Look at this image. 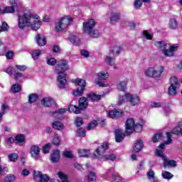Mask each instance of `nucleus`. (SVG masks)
I'll list each match as a JSON object with an SVG mask.
<instances>
[{
	"instance_id": "46",
	"label": "nucleus",
	"mask_w": 182,
	"mask_h": 182,
	"mask_svg": "<svg viewBox=\"0 0 182 182\" xmlns=\"http://www.w3.org/2000/svg\"><path fill=\"white\" fill-rule=\"evenodd\" d=\"M9 29V26H8V23H6V22H3L1 26H0V33L6 32V31H8Z\"/></svg>"
},
{
	"instance_id": "36",
	"label": "nucleus",
	"mask_w": 182,
	"mask_h": 182,
	"mask_svg": "<svg viewBox=\"0 0 182 182\" xmlns=\"http://www.w3.org/2000/svg\"><path fill=\"white\" fill-rule=\"evenodd\" d=\"M11 90L12 93H19V92L22 90V87L21 86V85L16 83L12 85Z\"/></svg>"
},
{
	"instance_id": "53",
	"label": "nucleus",
	"mask_w": 182,
	"mask_h": 182,
	"mask_svg": "<svg viewBox=\"0 0 182 182\" xmlns=\"http://www.w3.org/2000/svg\"><path fill=\"white\" fill-rule=\"evenodd\" d=\"M63 156L67 157V159H72L73 158V154L70 151H64Z\"/></svg>"
},
{
	"instance_id": "34",
	"label": "nucleus",
	"mask_w": 182,
	"mask_h": 182,
	"mask_svg": "<svg viewBox=\"0 0 182 182\" xmlns=\"http://www.w3.org/2000/svg\"><path fill=\"white\" fill-rule=\"evenodd\" d=\"M77 153L80 157H89L90 156V151L89 149H79Z\"/></svg>"
},
{
	"instance_id": "44",
	"label": "nucleus",
	"mask_w": 182,
	"mask_h": 182,
	"mask_svg": "<svg viewBox=\"0 0 182 182\" xmlns=\"http://www.w3.org/2000/svg\"><path fill=\"white\" fill-rule=\"evenodd\" d=\"M112 180L117 182H124V179H123L118 173H114L112 175Z\"/></svg>"
},
{
	"instance_id": "27",
	"label": "nucleus",
	"mask_w": 182,
	"mask_h": 182,
	"mask_svg": "<svg viewBox=\"0 0 182 182\" xmlns=\"http://www.w3.org/2000/svg\"><path fill=\"white\" fill-rule=\"evenodd\" d=\"M98 80H107L109 78V73L107 71H100L97 73Z\"/></svg>"
},
{
	"instance_id": "22",
	"label": "nucleus",
	"mask_w": 182,
	"mask_h": 182,
	"mask_svg": "<svg viewBox=\"0 0 182 182\" xmlns=\"http://www.w3.org/2000/svg\"><path fill=\"white\" fill-rule=\"evenodd\" d=\"M108 116L111 119H119V117H122L123 116V112L114 109L112 111H109L108 112Z\"/></svg>"
},
{
	"instance_id": "23",
	"label": "nucleus",
	"mask_w": 182,
	"mask_h": 182,
	"mask_svg": "<svg viewBox=\"0 0 182 182\" xmlns=\"http://www.w3.org/2000/svg\"><path fill=\"white\" fill-rule=\"evenodd\" d=\"M120 11H112L110 16V21L112 23H116L120 19Z\"/></svg>"
},
{
	"instance_id": "29",
	"label": "nucleus",
	"mask_w": 182,
	"mask_h": 182,
	"mask_svg": "<svg viewBox=\"0 0 182 182\" xmlns=\"http://www.w3.org/2000/svg\"><path fill=\"white\" fill-rule=\"evenodd\" d=\"M143 2L150 4V0H135L134 1V7L135 8V9H140V8H141V6L143 5Z\"/></svg>"
},
{
	"instance_id": "50",
	"label": "nucleus",
	"mask_w": 182,
	"mask_h": 182,
	"mask_svg": "<svg viewBox=\"0 0 182 182\" xmlns=\"http://www.w3.org/2000/svg\"><path fill=\"white\" fill-rule=\"evenodd\" d=\"M77 133L78 136H80V137H85V136H86V132L85 131V129H83V128H79L77 130Z\"/></svg>"
},
{
	"instance_id": "12",
	"label": "nucleus",
	"mask_w": 182,
	"mask_h": 182,
	"mask_svg": "<svg viewBox=\"0 0 182 182\" xmlns=\"http://www.w3.org/2000/svg\"><path fill=\"white\" fill-rule=\"evenodd\" d=\"M170 87H168V95L176 96L177 95V86L180 84L176 77H172L170 79Z\"/></svg>"
},
{
	"instance_id": "30",
	"label": "nucleus",
	"mask_w": 182,
	"mask_h": 182,
	"mask_svg": "<svg viewBox=\"0 0 182 182\" xmlns=\"http://www.w3.org/2000/svg\"><path fill=\"white\" fill-rule=\"evenodd\" d=\"M104 62H105L107 65H114L115 59L114 58L113 56H112V54L110 53L109 55H105L104 57Z\"/></svg>"
},
{
	"instance_id": "48",
	"label": "nucleus",
	"mask_w": 182,
	"mask_h": 182,
	"mask_svg": "<svg viewBox=\"0 0 182 182\" xmlns=\"http://www.w3.org/2000/svg\"><path fill=\"white\" fill-rule=\"evenodd\" d=\"M53 144H55V146H59L60 144V138L58 135L53 136Z\"/></svg>"
},
{
	"instance_id": "41",
	"label": "nucleus",
	"mask_w": 182,
	"mask_h": 182,
	"mask_svg": "<svg viewBox=\"0 0 182 182\" xmlns=\"http://www.w3.org/2000/svg\"><path fill=\"white\" fill-rule=\"evenodd\" d=\"M161 176L165 180H171L173 178V174L167 171H163Z\"/></svg>"
},
{
	"instance_id": "17",
	"label": "nucleus",
	"mask_w": 182,
	"mask_h": 182,
	"mask_svg": "<svg viewBox=\"0 0 182 182\" xmlns=\"http://www.w3.org/2000/svg\"><path fill=\"white\" fill-rule=\"evenodd\" d=\"M41 105L44 107H52L55 105V100L50 97H45L41 100Z\"/></svg>"
},
{
	"instance_id": "35",
	"label": "nucleus",
	"mask_w": 182,
	"mask_h": 182,
	"mask_svg": "<svg viewBox=\"0 0 182 182\" xmlns=\"http://www.w3.org/2000/svg\"><path fill=\"white\" fill-rule=\"evenodd\" d=\"M87 97L89 100H92V102H97L98 100H100V95H97L95 93L88 94Z\"/></svg>"
},
{
	"instance_id": "21",
	"label": "nucleus",
	"mask_w": 182,
	"mask_h": 182,
	"mask_svg": "<svg viewBox=\"0 0 182 182\" xmlns=\"http://www.w3.org/2000/svg\"><path fill=\"white\" fill-rule=\"evenodd\" d=\"M87 106H89V102H87V98H86L85 97L80 98L79 107H78V108H80V112L81 110H85V109H87Z\"/></svg>"
},
{
	"instance_id": "55",
	"label": "nucleus",
	"mask_w": 182,
	"mask_h": 182,
	"mask_svg": "<svg viewBox=\"0 0 182 182\" xmlns=\"http://www.w3.org/2000/svg\"><path fill=\"white\" fill-rule=\"evenodd\" d=\"M24 141H25V136L17 135L16 136V141H17L18 143H23Z\"/></svg>"
},
{
	"instance_id": "11",
	"label": "nucleus",
	"mask_w": 182,
	"mask_h": 182,
	"mask_svg": "<svg viewBox=\"0 0 182 182\" xmlns=\"http://www.w3.org/2000/svg\"><path fill=\"white\" fill-rule=\"evenodd\" d=\"M10 6H6L3 10H1V14H14L15 11L17 12L19 11V6H21L20 4H18L16 3V1L15 0H10Z\"/></svg>"
},
{
	"instance_id": "39",
	"label": "nucleus",
	"mask_w": 182,
	"mask_h": 182,
	"mask_svg": "<svg viewBox=\"0 0 182 182\" xmlns=\"http://www.w3.org/2000/svg\"><path fill=\"white\" fill-rule=\"evenodd\" d=\"M70 41L73 45L75 46H77L80 43V38L76 36H73L70 38Z\"/></svg>"
},
{
	"instance_id": "6",
	"label": "nucleus",
	"mask_w": 182,
	"mask_h": 182,
	"mask_svg": "<svg viewBox=\"0 0 182 182\" xmlns=\"http://www.w3.org/2000/svg\"><path fill=\"white\" fill-rule=\"evenodd\" d=\"M163 153H164V144H161L155 152L157 157H161L164 161V168H167V167H176V166H177V162L174 160H168V158L164 156Z\"/></svg>"
},
{
	"instance_id": "57",
	"label": "nucleus",
	"mask_w": 182,
	"mask_h": 182,
	"mask_svg": "<svg viewBox=\"0 0 182 182\" xmlns=\"http://www.w3.org/2000/svg\"><path fill=\"white\" fill-rule=\"evenodd\" d=\"M15 181V176L9 175L6 177L4 182H14Z\"/></svg>"
},
{
	"instance_id": "31",
	"label": "nucleus",
	"mask_w": 182,
	"mask_h": 182,
	"mask_svg": "<svg viewBox=\"0 0 182 182\" xmlns=\"http://www.w3.org/2000/svg\"><path fill=\"white\" fill-rule=\"evenodd\" d=\"M178 26V21H177V19L174 18L169 19L168 28L170 29H176V28H177Z\"/></svg>"
},
{
	"instance_id": "61",
	"label": "nucleus",
	"mask_w": 182,
	"mask_h": 182,
	"mask_svg": "<svg viewBox=\"0 0 182 182\" xmlns=\"http://www.w3.org/2000/svg\"><path fill=\"white\" fill-rule=\"evenodd\" d=\"M15 68L17 69L18 70H20L21 72H25L26 69V66L17 65L15 66Z\"/></svg>"
},
{
	"instance_id": "1",
	"label": "nucleus",
	"mask_w": 182,
	"mask_h": 182,
	"mask_svg": "<svg viewBox=\"0 0 182 182\" xmlns=\"http://www.w3.org/2000/svg\"><path fill=\"white\" fill-rule=\"evenodd\" d=\"M47 65L50 66L56 65L54 70L57 75V85L60 89H65L66 85H68V80H66V77L68 76L66 71L69 70L68 60L61 59L57 61L55 58H50L47 59Z\"/></svg>"
},
{
	"instance_id": "32",
	"label": "nucleus",
	"mask_w": 182,
	"mask_h": 182,
	"mask_svg": "<svg viewBox=\"0 0 182 182\" xmlns=\"http://www.w3.org/2000/svg\"><path fill=\"white\" fill-rule=\"evenodd\" d=\"M68 112L70 113H75V114H79L80 113V109L76 105H71L68 107Z\"/></svg>"
},
{
	"instance_id": "16",
	"label": "nucleus",
	"mask_w": 182,
	"mask_h": 182,
	"mask_svg": "<svg viewBox=\"0 0 182 182\" xmlns=\"http://www.w3.org/2000/svg\"><path fill=\"white\" fill-rule=\"evenodd\" d=\"M39 153H41V148H39L36 145H32L31 146L30 154L33 159H35V160H38V159H39L40 157Z\"/></svg>"
},
{
	"instance_id": "43",
	"label": "nucleus",
	"mask_w": 182,
	"mask_h": 182,
	"mask_svg": "<svg viewBox=\"0 0 182 182\" xmlns=\"http://www.w3.org/2000/svg\"><path fill=\"white\" fill-rule=\"evenodd\" d=\"M58 176L61 179V182H70L68 181V176L63 172H58Z\"/></svg>"
},
{
	"instance_id": "10",
	"label": "nucleus",
	"mask_w": 182,
	"mask_h": 182,
	"mask_svg": "<svg viewBox=\"0 0 182 182\" xmlns=\"http://www.w3.org/2000/svg\"><path fill=\"white\" fill-rule=\"evenodd\" d=\"M124 97L127 102H129L132 106H139V105H140V97L136 94L126 92Z\"/></svg>"
},
{
	"instance_id": "45",
	"label": "nucleus",
	"mask_w": 182,
	"mask_h": 182,
	"mask_svg": "<svg viewBox=\"0 0 182 182\" xmlns=\"http://www.w3.org/2000/svg\"><path fill=\"white\" fill-rule=\"evenodd\" d=\"M142 35L146 39H148L149 41H151V39H153V34L149 33L147 31H144Z\"/></svg>"
},
{
	"instance_id": "15",
	"label": "nucleus",
	"mask_w": 182,
	"mask_h": 182,
	"mask_svg": "<svg viewBox=\"0 0 182 182\" xmlns=\"http://www.w3.org/2000/svg\"><path fill=\"white\" fill-rule=\"evenodd\" d=\"M136 124L133 118L128 119L125 122V129L127 134H132L134 132Z\"/></svg>"
},
{
	"instance_id": "19",
	"label": "nucleus",
	"mask_w": 182,
	"mask_h": 182,
	"mask_svg": "<svg viewBox=\"0 0 182 182\" xmlns=\"http://www.w3.org/2000/svg\"><path fill=\"white\" fill-rule=\"evenodd\" d=\"M50 160L52 163H58L60 160V151L58 149L53 150L50 154Z\"/></svg>"
},
{
	"instance_id": "24",
	"label": "nucleus",
	"mask_w": 182,
	"mask_h": 182,
	"mask_svg": "<svg viewBox=\"0 0 182 182\" xmlns=\"http://www.w3.org/2000/svg\"><path fill=\"white\" fill-rule=\"evenodd\" d=\"M143 141L141 139H139L136 141L135 143L134 147H133V151L135 153H139V151H141V149H143Z\"/></svg>"
},
{
	"instance_id": "51",
	"label": "nucleus",
	"mask_w": 182,
	"mask_h": 182,
	"mask_svg": "<svg viewBox=\"0 0 182 182\" xmlns=\"http://www.w3.org/2000/svg\"><path fill=\"white\" fill-rule=\"evenodd\" d=\"M9 161H16L18 160V154H10L9 155Z\"/></svg>"
},
{
	"instance_id": "8",
	"label": "nucleus",
	"mask_w": 182,
	"mask_h": 182,
	"mask_svg": "<svg viewBox=\"0 0 182 182\" xmlns=\"http://www.w3.org/2000/svg\"><path fill=\"white\" fill-rule=\"evenodd\" d=\"M163 72H164V67L161 65H154L148 68L145 70L144 74L146 76H148V77L156 78L161 77Z\"/></svg>"
},
{
	"instance_id": "64",
	"label": "nucleus",
	"mask_w": 182,
	"mask_h": 182,
	"mask_svg": "<svg viewBox=\"0 0 182 182\" xmlns=\"http://www.w3.org/2000/svg\"><path fill=\"white\" fill-rule=\"evenodd\" d=\"M6 57L8 59H12V58H14V52L12 51H9L6 53Z\"/></svg>"
},
{
	"instance_id": "37",
	"label": "nucleus",
	"mask_w": 182,
	"mask_h": 182,
	"mask_svg": "<svg viewBox=\"0 0 182 182\" xmlns=\"http://www.w3.org/2000/svg\"><path fill=\"white\" fill-rule=\"evenodd\" d=\"M41 53H42V52L41 51V50H33L31 52V56H32V58L33 59V60H38V59H39V56H41Z\"/></svg>"
},
{
	"instance_id": "56",
	"label": "nucleus",
	"mask_w": 182,
	"mask_h": 182,
	"mask_svg": "<svg viewBox=\"0 0 182 182\" xmlns=\"http://www.w3.org/2000/svg\"><path fill=\"white\" fill-rule=\"evenodd\" d=\"M160 137H161V134H160V133L155 134L152 138V141L154 143H157V141H159V140H160Z\"/></svg>"
},
{
	"instance_id": "49",
	"label": "nucleus",
	"mask_w": 182,
	"mask_h": 182,
	"mask_svg": "<svg viewBox=\"0 0 182 182\" xmlns=\"http://www.w3.org/2000/svg\"><path fill=\"white\" fill-rule=\"evenodd\" d=\"M50 147H52V144H47L43 147V153L45 154L49 153V150H50Z\"/></svg>"
},
{
	"instance_id": "26",
	"label": "nucleus",
	"mask_w": 182,
	"mask_h": 182,
	"mask_svg": "<svg viewBox=\"0 0 182 182\" xmlns=\"http://www.w3.org/2000/svg\"><path fill=\"white\" fill-rule=\"evenodd\" d=\"M147 177L151 182H159V179L156 177L154 171L151 169L147 172Z\"/></svg>"
},
{
	"instance_id": "40",
	"label": "nucleus",
	"mask_w": 182,
	"mask_h": 182,
	"mask_svg": "<svg viewBox=\"0 0 182 182\" xmlns=\"http://www.w3.org/2000/svg\"><path fill=\"white\" fill-rule=\"evenodd\" d=\"M111 52V55H119L122 52V47L117 46L112 47Z\"/></svg>"
},
{
	"instance_id": "28",
	"label": "nucleus",
	"mask_w": 182,
	"mask_h": 182,
	"mask_svg": "<svg viewBox=\"0 0 182 182\" xmlns=\"http://www.w3.org/2000/svg\"><path fill=\"white\" fill-rule=\"evenodd\" d=\"M67 110L68 109H66V108H61L55 111V112H53V117H56V119H59L60 120H62V118H60V116H62L63 113H66Z\"/></svg>"
},
{
	"instance_id": "9",
	"label": "nucleus",
	"mask_w": 182,
	"mask_h": 182,
	"mask_svg": "<svg viewBox=\"0 0 182 182\" xmlns=\"http://www.w3.org/2000/svg\"><path fill=\"white\" fill-rule=\"evenodd\" d=\"M72 83L80 86V88H77V90L73 91L74 96H82L83 92H85V87L86 86V81L80 78H76L71 80Z\"/></svg>"
},
{
	"instance_id": "52",
	"label": "nucleus",
	"mask_w": 182,
	"mask_h": 182,
	"mask_svg": "<svg viewBox=\"0 0 182 182\" xmlns=\"http://www.w3.org/2000/svg\"><path fill=\"white\" fill-rule=\"evenodd\" d=\"M144 124V122H142V124H136L134 127L135 132H136L137 133L141 132V130H143V124Z\"/></svg>"
},
{
	"instance_id": "4",
	"label": "nucleus",
	"mask_w": 182,
	"mask_h": 182,
	"mask_svg": "<svg viewBox=\"0 0 182 182\" xmlns=\"http://www.w3.org/2000/svg\"><path fill=\"white\" fill-rule=\"evenodd\" d=\"M96 26V22L94 19H89L83 22L82 23V32L86 35H89L90 38H99L100 36V32L99 30L95 28Z\"/></svg>"
},
{
	"instance_id": "38",
	"label": "nucleus",
	"mask_w": 182,
	"mask_h": 182,
	"mask_svg": "<svg viewBox=\"0 0 182 182\" xmlns=\"http://www.w3.org/2000/svg\"><path fill=\"white\" fill-rule=\"evenodd\" d=\"M9 111V105H8V104L6 103L1 104L0 113H1V114H6V113H8Z\"/></svg>"
},
{
	"instance_id": "20",
	"label": "nucleus",
	"mask_w": 182,
	"mask_h": 182,
	"mask_svg": "<svg viewBox=\"0 0 182 182\" xmlns=\"http://www.w3.org/2000/svg\"><path fill=\"white\" fill-rule=\"evenodd\" d=\"M115 135V141L117 143H120L122 141V140L124 139V132L122 129H116L114 132Z\"/></svg>"
},
{
	"instance_id": "7",
	"label": "nucleus",
	"mask_w": 182,
	"mask_h": 182,
	"mask_svg": "<svg viewBox=\"0 0 182 182\" xmlns=\"http://www.w3.org/2000/svg\"><path fill=\"white\" fill-rule=\"evenodd\" d=\"M109 147V145L107 144H102L100 146H99L96 150L95 153V157H97V159H101L102 160H112V161H114V160H116V155L114 154H109V155H105L102 156L103 153H105V151L107 150Z\"/></svg>"
},
{
	"instance_id": "47",
	"label": "nucleus",
	"mask_w": 182,
	"mask_h": 182,
	"mask_svg": "<svg viewBox=\"0 0 182 182\" xmlns=\"http://www.w3.org/2000/svg\"><path fill=\"white\" fill-rule=\"evenodd\" d=\"M96 181V174L93 172H90L88 175V182Z\"/></svg>"
},
{
	"instance_id": "33",
	"label": "nucleus",
	"mask_w": 182,
	"mask_h": 182,
	"mask_svg": "<svg viewBox=\"0 0 182 182\" xmlns=\"http://www.w3.org/2000/svg\"><path fill=\"white\" fill-rule=\"evenodd\" d=\"M53 128L55 130H63L65 129V125L60 122L55 121L52 124Z\"/></svg>"
},
{
	"instance_id": "60",
	"label": "nucleus",
	"mask_w": 182,
	"mask_h": 182,
	"mask_svg": "<svg viewBox=\"0 0 182 182\" xmlns=\"http://www.w3.org/2000/svg\"><path fill=\"white\" fill-rule=\"evenodd\" d=\"M82 123H83V119H82V118L80 117L76 118L75 124L77 127H80V125L82 124Z\"/></svg>"
},
{
	"instance_id": "58",
	"label": "nucleus",
	"mask_w": 182,
	"mask_h": 182,
	"mask_svg": "<svg viewBox=\"0 0 182 182\" xmlns=\"http://www.w3.org/2000/svg\"><path fill=\"white\" fill-rule=\"evenodd\" d=\"M96 126H97V122L94 121L88 124L87 130H92V129H95Z\"/></svg>"
},
{
	"instance_id": "25",
	"label": "nucleus",
	"mask_w": 182,
	"mask_h": 182,
	"mask_svg": "<svg viewBox=\"0 0 182 182\" xmlns=\"http://www.w3.org/2000/svg\"><path fill=\"white\" fill-rule=\"evenodd\" d=\"M126 87H127V80H126L119 81L117 85V89L119 90V92H124Z\"/></svg>"
},
{
	"instance_id": "18",
	"label": "nucleus",
	"mask_w": 182,
	"mask_h": 182,
	"mask_svg": "<svg viewBox=\"0 0 182 182\" xmlns=\"http://www.w3.org/2000/svg\"><path fill=\"white\" fill-rule=\"evenodd\" d=\"M35 41L38 46H45L46 45V38L43 34H37L35 37Z\"/></svg>"
},
{
	"instance_id": "62",
	"label": "nucleus",
	"mask_w": 182,
	"mask_h": 182,
	"mask_svg": "<svg viewBox=\"0 0 182 182\" xmlns=\"http://www.w3.org/2000/svg\"><path fill=\"white\" fill-rule=\"evenodd\" d=\"M80 53L84 58H89L90 56L89 51L86 50H81Z\"/></svg>"
},
{
	"instance_id": "63",
	"label": "nucleus",
	"mask_w": 182,
	"mask_h": 182,
	"mask_svg": "<svg viewBox=\"0 0 182 182\" xmlns=\"http://www.w3.org/2000/svg\"><path fill=\"white\" fill-rule=\"evenodd\" d=\"M150 107H161V103L154 102L151 103Z\"/></svg>"
},
{
	"instance_id": "5",
	"label": "nucleus",
	"mask_w": 182,
	"mask_h": 182,
	"mask_svg": "<svg viewBox=\"0 0 182 182\" xmlns=\"http://www.w3.org/2000/svg\"><path fill=\"white\" fill-rule=\"evenodd\" d=\"M73 18L70 16H65L58 18L55 23V32H63V31L68 29L70 26Z\"/></svg>"
},
{
	"instance_id": "42",
	"label": "nucleus",
	"mask_w": 182,
	"mask_h": 182,
	"mask_svg": "<svg viewBox=\"0 0 182 182\" xmlns=\"http://www.w3.org/2000/svg\"><path fill=\"white\" fill-rule=\"evenodd\" d=\"M38 96L36 94H31L28 96V102L29 103H35L36 100L38 99Z\"/></svg>"
},
{
	"instance_id": "14",
	"label": "nucleus",
	"mask_w": 182,
	"mask_h": 182,
	"mask_svg": "<svg viewBox=\"0 0 182 182\" xmlns=\"http://www.w3.org/2000/svg\"><path fill=\"white\" fill-rule=\"evenodd\" d=\"M4 72L8 73V75H10V76L13 77V79H15V80H19L20 77H22V73L18 72L12 67L7 68Z\"/></svg>"
},
{
	"instance_id": "54",
	"label": "nucleus",
	"mask_w": 182,
	"mask_h": 182,
	"mask_svg": "<svg viewBox=\"0 0 182 182\" xmlns=\"http://www.w3.org/2000/svg\"><path fill=\"white\" fill-rule=\"evenodd\" d=\"M167 140L165 141L164 144H171V132H166Z\"/></svg>"
},
{
	"instance_id": "13",
	"label": "nucleus",
	"mask_w": 182,
	"mask_h": 182,
	"mask_svg": "<svg viewBox=\"0 0 182 182\" xmlns=\"http://www.w3.org/2000/svg\"><path fill=\"white\" fill-rule=\"evenodd\" d=\"M33 180L36 182H48L49 177L46 174H42V172L34 171Z\"/></svg>"
},
{
	"instance_id": "2",
	"label": "nucleus",
	"mask_w": 182,
	"mask_h": 182,
	"mask_svg": "<svg viewBox=\"0 0 182 182\" xmlns=\"http://www.w3.org/2000/svg\"><path fill=\"white\" fill-rule=\"evenodd\" d=\"M39 19H41L39 16L33 14L31 11H27L23 14L18 15V26L19 29H25L27 26L31 31H38L42 26V22Z\"/></svg>"
},
{
	"instance_id": "59",
	"label": "nucleus",
	"mask_w": 182,
	"mask_h": 182,
	"mask_svg": "<svg viewBox=\"0 0 182 182\" xmlns=\"http://www.w3.org/2000/svg\"><path fill=\"white\" fill-rule=\"evenodd\" d=\"M126 23L132 31H134V29H136V23H134V21H127Z\"/></svg>"
},
{
	"instance_id": "3",
	"label": "nucleus",
	"mask_w": 182,
	"mask_h": 182,
	"mask_svg": "<svg viewBox=\"0 0 182 182\" xmlns=\"http://www.w3.org/2000/svg\"><path fill=\"white\" fill-rule=\"evenodd\" d=\"M154 46L161 50L163 55L166 58H171L175 56L174 52L178 49L177 46H170L166 41H155Z\"/></svg>"
}]
</instances>
